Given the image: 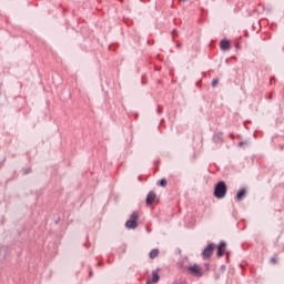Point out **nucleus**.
<instances>
[{"instance_id": "obj_38", "label": "nucleus", "mask_w": 284, "mask_h": 284, "mask_svg": "<svg viewBox=\"0 0 284 284\" xmlns=\"http://www.w3.org/2000/svg\"><path fill=\"white\" fill-rule=\"evenodd\" d=\"M183 2L187 1V0H182Z\"/></svg>"}, {"instance_id": "obj_7", "label": "nucleus", "mask_w": 284, "mask_h": 284, "mask_svg": "<svg viewBox=\"0 0 284 284\" xmlns=\"http://www.w3.org/2000/svg\"><path fill=\"white\" fill-rule=\"evenodd\" d=\"M232 48V42L230 41V39L224 38L220 41V50L222 52H230Z\"/></svg>"}, {"instance_id": "obj_26", "label": "nucleus", "mask_w": 284, "mask_h": 284, "mask_svg": "<svg viewBox=\"0 0 284 284\" xmlns=\"http://www.w3.org/2000/svg\"><path fill=\"white\" fill-rule=\"evenodd\" d=\"M204 267L206 268V271H210V263H204Z\"/></svg>"}, {"instance_id": "obj_30", "label": "nucleus", "mask_w": 284, "mask_h": 284, "mask_svg": "<svg viewBox=\"0 0 284 284\" xmlns=\"http://www.w3.org/2000/svg\"><path fill=\"white\" fill-rule=\"evenodd\" d=\"M226 263H230V255H226Z\"/></svg>"}, {"instance_id": "obj_14", "label": "nucleus", "mask_w": 284, "mask_h": 284, "mask_svg": "<svg viewBox=\"0 0 284 284\" xmlns=\"http://www.w3.org/2000/svg\"><path fill=\"white\" fill-rule=\"evenodd\" d=\"M22 176H28V174H32V168L31 166H24L21 169Z\"/></svg>"}, {"instance_id": "obj_25", "label": "nucleus", "mask_w": 284, "mask_h": 284, "mask_svg": "<svg viewBox=\"0 0 284 284\" xmlns=\"http://www.w3.org/2000/svg\"><path fill=\"white\" fill-rule=\"evenodd\" d=\"M277 258L276 257H271V263H277Z\"/></svg>"}, {"instance_id": "obj_5", "label": "nucleus", "mask_w": 284, "mask_h": 284, "mask_svg": "<svg viewBox=\"0 0 284 284\" xmlns=\"http://www.w3.org/2000/svg\"><path fill=\"white\" fill-rule=\"evenodd\" d=\"M187 272L189 274H191V276H196L197 278H201V276H203V267L196 263H194L193 265H189Z\"/></svg>"}, {"instance_id": "obj_28", "label": "nucleus", "mask_w": 284, "mask_h": 284, "mask_svg": "<svg viewBox=\"0 0 284 284\" xmlns=\"http://www.w3.org/2000/svg\"><path fill=\"white\" fill-rule=\"evenodd\" d=\"M175 254H181V248H176Z\"/></svg>"}, {"instance_id": "obj_27", "label": "nucleus", "mask_w": 284, "mask_h": 284, "mask_svg": "<svg viewBox=\"0 0 284 284\" xmlns=\"http://www.w3.org/2000/svg\"><path fill=\"white\" fill-rule=\"evenodd\" d=\"M235 48H236V50H241V44L235 43Z\"/></svg>"}, {"instance_id": "obj_15", "label": "nucleus", "mask_w": 284, "mask_h": 284, "mask_svg": "<svg viewBox=\"0 0 284 284\" xmlns=\"http://www.w3.org/2000/svg\"><path fill=\"white\" fill-rule=\"evenodd\" d=\"M216 140L220 142V143H223V132H217L216 135H215Z\"/></svg>"}, {"instance_id": "obj_39", "label": "nucleus", "mask_w": 284, "mask_h": 284, "mask_svg": "<svg viewBox=\"0 0 284 284\" xmlns=\"http://www.w3.org/2000/svg\"><path fill=\"white\" fill-rule=\"evenodd\" d=\"M108 263H111L110 260H108Z\"/></svg>"}, {"instance_id": "obj_32", "label": "nucleus", "mask_w": 284, "mask_h": 284, "mask_svg": "<svg viewBox=\"0 0 284 284\" xmlns=\"http://www.w3.org/2000/svg\"><path fill=\"white\" fill-rule=\"evenodd\" d=\"M271 81H276V78H275V77H272V78H271Z\"/></svg>"}, {"instance_id": "obj_29", "label": "nucleus", "mask_w": 284, "mask_h": 284, "mask_svg": "<svg viewBox=\"0 0 284 284\" xmlns=\"http://www.w3.org/2000/svg\"><path fill=\"white\" fill-rule=\"evenodd\" d=\"M154 283L151 278L146 281V284H152Z\"/></svg>"}, {"instance_id": "obj_17", "label": "nucleus", "mask_w": 284, "mask_h": 284, "mask_svg": "<svg viewBox=\"0 0 284 284\" xmlns=\"http://www.w3.org/2000/svg\"><path fill=\"white\" fill-rule=\"evenodd\" d=\"M224 254H225V251H223L221 248H216V257L217 258H221Z\"/></svg>"}, {"instance_id": "obj_9", "label": "nucleus", "mask_w": 284, "mask_h": 284, "mask_svg": "<svg viewBox=\"0 0 284 284\" xmlns=\"http://www.w3.org/2000/svg\"><path fill=\"white\" fill-rule=\"evenodd\" d=\"M6 256H8V246L0 245V263H3V261H6Z\"/></svg>"}, {"instance_id": "obj_23", "label": "nucleus", "mask_w": 284, "mask_h": 284, "mask_svg": "<svg viewBox=\"0 0 284 284\" xmlns=\"http://www.w3.org/2000/svg\"><path fill=\"white\" fill-rule=\"evenodd\" d=\"M97 267H103V261H99V262L97 263Z\"/></svg>"}, {"instance_id": "obj_4", "label": "nucleus", "mask_w": 284, "mask_h": 284, "mask_svg": "<svg viewBox=\"0 0 284 284\" xmlns=\"http://www.w3.org/2000/svg\"><path fill=\"white\" fill-rule=\"evenodd\" d=\"M215 250H216V244L214 242L207 243V245L204 246L201 253L203 261L207 258H212V255L214 254Z\"/></svg>"}, {"instance_id": "obj_36", "label": "nucleus", "mask_w": 284, "mask_h": 284, "mask_svg": "<svg viewBox=\"0 0 284 284\" xmlns=\"http://www.w3.org/2000/svg\"><path fill=\"white\" fill-rule=\"evenodd\" d=\"M176 48H178V49L181 48V44H176Z\"/></svg>"}, {"instance_id": "obj_20", "label": "nucleus", "mask_w": 284, "mask_h": 284, "mask_svg": "<svg viewBox=\"0 0 284 284\" xmlns=\"http://www.w3.org/2000/svg\"><path fill=\"white\" fill-rule=\"evenodd\" d=\"M187 267H190V266L183 265V263L180 264V270H184L185 271V270H187Z\"/></svg>"}, {"instance_id": "obj_2", "label": "nucleus", "mask_w": 284, "mask_h": 284, "mask_svg": "<svg viewBox=\"0 0 284 284\" xmlns=\"http://www.w3.org/2000/svg\"><path fill=\"white\" fill-rule=\"evenodd\" d=\"M26 241H28V233H26V229L20 227L17 229L16 234L10 243V245H17L18 247H23Z\"/></svg>"}, {"instance_id": "obj_3", "label": "nucleus", "mask_w": 284, "mask_h": 284, "mask_svg": "<svg viewBox=\"0 0 284 284\" xmlns=\"http://www.w3.org/2000/svg\"><path fill=\"white\" fill-rule=\"evenodd\" d=\"M124 227H126V230H136L139 227V212L133 211L130 219L126 220Z\"/></svg>"}, {"instance_id": "obj_6", "label": "nucleus", "mask_w": 284, "mask_h": 284, "mask_svg": "<svg viewBox=\"0 0 284 284\" xmlns=\"http://www.w3.org/2000/svg\"><path fill=\"white\" fill-rule=\"evenodd\" d=\"M248 194V190L247 186H242L240 190H237L235 196H234V201H237L239 203H241V201H243V199H246Z\"/></svg>"}, {"instance_id": "obj_11", "label": "nucleus", "mask_w": 284, "mask_h": 284, "mask_svg": "<svg viewBox=\"0 0 284 284\" xmlns=\"http://www.w3.org/2000/svg\"><path fill=\"white\" fill-rule=\"evenodd\" d=\"M215 250H222L223 252H225V250H227V242L220 241L219 244H215Z\"/></svg>"}, {"instance_id": "obj_13", "label": "nucleus", "mask_w": 284, "mask_h": 284, "mask_svg": "<svg viewBox=\"0 0 284 284\" xmlns=\"http://www.w3.org/2000/svg\"><path fill=\"white\" fill-rule=\"evenodd\" d=\"M158 187H168V179L162 178L156 182Z\"/></svg>"}, {"instance_id": "obj_31", "label": "nucleus", "mask_w": 284, "mask_h": 284, "mask_svg": "<svg viewBox=\"0 0 284 284\" xmlns=\"http://www.w3.org/2000/svg\"><path fill=\"white\" fill-rule=\"evenodd\" d=\"M89 278H92V271L89 272Z\"/></svg>"}, {"instance_id": "obj_8", "label": "nucleus", "mask_w": 284, "mask_h": 284, "mask_svg": "<svg viewBox=\"0 0 284 284\" xmlns=\"http://www.w3.org/2000/svg\"><path fill=\"white\" fill-rule=\"evenodd\" d=\"M156 199V192L154 191H150L148 194H146V197H145V204L146 205H152L154 203V200Z\"/></svg>"}, {"instance_id": "obj_19", "label": "nucleus", "mask_w": 284, "mask_h": 284, "mask_svg": "<svg viewBox=\"0 0 284 284\" xmlns=\"http://www.w3.org/2000/svg\"><path fill=\"white\" fill-rule=\"evenodd\" d=\"M225 270H227V266H225V264H222L220 266V272L223 274V273H225Z\"/></svg>"}, {"instance_id": "obj_1", "label": "nucleus", "mask_w": 284, "mask_h": 284, "mask_svg": "<svg viewBox=\"0 0 284 284\" xmlns=\"http://www.w3.org/2000/svg\"><path fill=\"white\" fill-rule=\"evenodd\" d=\"M213 196L217 200L227 196V183H225V181L220 180L214 184Z\"/></svg>"}, {"instance_id": "obj_16", "label": "nucleus", "mask_w": 284, "mask_h": 284, "mask_svg": "<svg viewBox=\"0 0 284 284\" xmlns=\"http://www.w3.org/2000/svg\"><path fill=\"white\" fill-rule=\"evenodd\" d=\"M244 145H250V141L244 140V141H240V142L237 143V148H243Z\"/></svg>"}, {"instance_id": "obj_33", "label": "nucleus", "mask_w": 284, "mask_h": 284, "mask_svg": "<svg viewBox=\"0 0 284 284\" xmlns=\"http://www.w3.org/2000/svg\"><path fill=\"white\" fill-rule=\"evenodd\" d=\"M142 83L145 85V83H148V80H142Z\"/></svg>"}, {"instance_id": "obj_22", "label": "nucleus", "mask_w": 284, "mask_h": 284, "mask_svg": "<svg viewBox=\"0 0 284 284\" xmlns=\"http://www.w3.org/2000/svg\"><path fill=\"white\" fill-rule=\"evenodd\" d=\"M156 112L158 114H161V112H163V109H161V105H158Z\"/></svg>"}, {"instance_id": "obj_10", "label": "nucleus", "mask_w": 284, "mask_h": 284, "mask_svg": "<svg viewBox=\"0 0 284 284\" xmlns=\"http://www.w3.org/2000/svg\"><path fill=\"white\" fill-rule=\"evenodd\" d=\"M159 272H161V268H155L154 271H152L151 281L153 283H159V281H161V275H159Z\"/></svg>"}, {"instance_id": "obj_21", "label": "nucleus", "mask_w": 284, "mask_h": 284, "mask_svg": "<svg viewBox=\"0 0 284 284\" xmlns=\"http://www.w3.org/2000/svg\"><path fill=\"white\" fill-rule=\"evenodd\" d=\"M219 278H221V274L215 273L214 274V281H219Z\"/></svg>"}, {"instance_id": "obj_12", "label": "nucleus", "mask_w": 284, "mask_h": 284, "mask_svg": "<svg viewBox=\"0 0 284 284\" xmlns=\"http://www.w3.org/2000/svg\"><path fill=\"white\" fill-rule=\"evenodd\" d=\"M160 253L161 251L159 248H152L149 253V258L154 260L156 256H159Z\"/></svg>"}, {"instance_id": "obj_35", "label": "nucleus", "mask_w": 284, "mask_h": 284, "mask_svg": "<svg viewBox=\"0 0 284 284\" xmlns=\"http://www.w3.org/2000/svg\"><path fill=\"white\" fill-rule=\"evenodd\" d=\"M174 32H176V29H173V30H172V34H174Z\"/></svg>"}, {"instance_id": "obj_18", "label": "nucleus", "mask_w": 284, "mask_h": 284, "mask_svg": "<svg viewBox=\"0 0 284 284\" xmlns=\"http://www.w3.org/2000/svg\"><path fill=\"white\" fill-rule=\"evenodd\" d=\"M219 78H214L211 82L212 88H216L219 85Z\"/></svg>"}, {"instance_id": "obj_34", "label": "nucleus", "mask_w": 284, "mask_h": 284, "mask_svg": "<svg viewBox=\"0 0 284 284\" xmlns=\"http://www.w3.org/2000/svg\"><path fill=\"white\" fill-rule=\"evenodd\" d=\"M224 254L230 255V252L225 250Z\"/></svg>"}, {"instance_id": "obj_24", "label": "nucleus", "mask_w": 284, "mask_h": 284, "mask_svg": "<svg viewBox=\"0 0 284 284\" xmlns=\"http://www.w3.org/2000/svg\"><path fill=\"white\" fill-rule=\"evenodd\" d=\"M55 225H59V223H61V217H58L55 221H54Z\"/></svg>"}, {"instance_id": "obj_37", "label": "nucleus", "mask_w": 284, "mask_h": 284, "mask_svg": "<svg viewBox=\"0 0 284 284\" xmlns=\"http://www.w3.org/2000/svg\"><path fill=\"white\" fill-rule=\"evenodd\" d=\"M84 246L88 247V243H84Z\"/></svg>"}]
</instances>
